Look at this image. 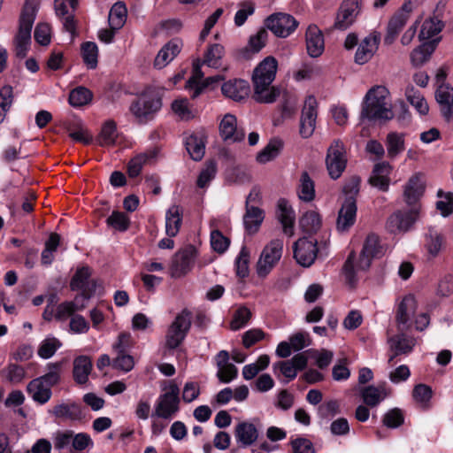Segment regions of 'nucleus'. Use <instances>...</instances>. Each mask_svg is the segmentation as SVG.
Masks as SVG:
<instances>
[{
	"label": "nucleus",
	"mask_w": 453,
	"mask_h": 453,
	"mask_svg": "<svg viewBox=\"0 0 453 453\" xmlns=\"http://www.w3.org/2000/svg\"><path fill=\"white\" fill-rule=\"evenodd\" d=\"M278 62L274 57L264 58L254 69L252 83L254 93L252 97L260 104H272L280 96V89L272 86L275 79Z\"/></svg>",
	"instance_id": "nucleus-1"
},
{
	"label": "nucleus",
	"mask_w": 453,
	"mask_h": 453,
	"mask_svg": "<svg viewBox=\"0 0 453 453\" xmlns=\"http://www.w3.org/2000/svg\"><path fill=\"white\" fill-rule=\"evenodd\" d=\"M383 255L382 247L380 245L379 236L375 234H369L365 240L363 249L360 252L357 265H354L356 254L351 251L343 265V273L346 283L350 288H355L357 282V271H366L370 268L373 258Z\"/></svg>",
	"instance_id": "nucleus-2"
},
{
	"label": "nucleus",
	"mask_w": 453,
	"mask_h": 453,
	"mask_svg": "<svg viewBox=\"0 0 453 453\" xmlns=\"http://www.w3.org/2000/svg\"><path fill=\"white\" fill-rule=\"evenodd\" d=\"M389 91L384 86H375L368 90L360 112L361 120L385 122L394 118Z\"/></svg>",
	"instance_id": "nucleus-3"
},
{
	"label": "nucleus",
	"mask_w": 453,
	"mask_h": 453,
	"mask_svg": "<svg viewBox=\"0 0 453 453\" xmlns=\"http://www.w3.org/2000/svg\"><path fill=\"white\" fill-rule=\"evenodd\" d=\"M39 6L38 0H26L20 17L19 31L15 37V54L22 59L27 56L30 42L31 31Z\"/></svg>",
	"instance_id": "nucleus-4"
},
{
	"label": "nucleus",
	"mask_w": 453,
	"mask_h": 453,
	"mask_svg": "<svg viewBox=\"0 0 453 453\" xmlns=\"http://www.w3.org/2000/svg\"><path fill=\"white\" fill-rule=\"evenodd\" d=\"M162 107V93L158 88H147L129 107L136 122L145 124L151 120Z\"/></svg>",
	"instance_id": "nucleus-5"
},
{
	"label": "nucleus",
	"mask_w": 453,
	"mask_h": 453,
	"mask_svg": "<svg viewBox=\"0 0 453 453\" xmlns=\"http://www.w3.org/2000/svg\"><path fill=\"white\" fill-rule=\"evenodd\" d=\"M192 312L183 309L177 314L174 320L169 326L165 335V347L169 349H175L185 340L191 327Z\"/></svg>",
	"instance_id": "nucleus-6"
},
{
	"label": "nucleus",
	"mask_w": 453,
	"mask_h": 453,
	"mask_svg": "<svg viewBox=\"0 0 453 453\" xmlns=\"http://www.w3.org/2000/svg\"><path fill=\"white\" fill-rule=\"evenodd\" d=\"M326 169L330 177L337 180L347 165L346 151L342 141L334 140L327 150L326 157Z\"/></svg>",
	"instance_id": "nucleus-7"
},
{
	"label": "nucleus",
	"mask_w": 453,
	"mask_h": 453,
	"mask_svg": "<svg viewBox=\"0 0 453 453\" xmlns=\"http://www.w3.org/2000/svg\"><path fill=\"white\" fill-rule=\"evenodd\" d=\"M283 242L280 239L272 240L263 250L257 264V272L265 277L281 257Z\"/></svg>",
	"instance_id": "nucleus-8"
},
{
	"label": "nucleus",
	"mask_w": 453,
	"mask_h": 453,
	"mask_svg": "<svg viewBox=\"0 0 453 453\" xmlns=\"http://www.w3.org/2000/svg\"><path fill=\"white\" fill-rule=\"evenodd\" d=\"M196 255V250L193 245H188L177 251L169 268L172 278H180L186 275L192 268Z\"/></svg>",
	"instance_id": "nucleus-9"
},
{
	"label": "nucleus",
	"mask_w": 453,
	"mask_h": 453,
	"mask_svg": "<svg viewBox=\"0 0 453 453\" xmlns=\"http://www.w3.org/2000/svg\"><path fill=\"white\" fill-rule=\"evenodd\" d=\"M265 28L271 30L277 37L285 38L296 30L298 22L290 14L278 12L270 15L265 20Z\"/></svg>",
	"instance_id": "nucleus-10"
},
{
	"label": "nucleus",
	"mask_w": 453,
	"mask_h": 453,
	"mask_svg": "<svg viewBox=\"0 0 453 453\" xmlns=\"http://www.w3.org/2000/svg\"><path fill=\"white\" fill-rule=\"evenodd\" d=\"M411 1L405 2L402 7L389 19L387 32L384 36V43L391 45L397 38L399 33L405 26L411 12Z\"/></svg>",
	"instance_id": "nucleus-11"
},
{
	"label": "nucleus",
	"mask_w": 453,
	"mask_h": 453,
	"mask_svg": "<svg viewBox=\"0 0 453 453\" xmlns=\"http://www.w3.org/2000/svg\"><path fill=\"white\" fill-rule=\"evenodd\" d=\"M418 218V206L412 207L407 211H397L387 220L386 227L393 234L408 231Z\"/></svg>",
	"instance_id": "nucleus-12"
},
{
	"label": "nucleus",
	"mask_w": 453,
	"mask_h": 453,
	"mask_svg": "<svg viewBox=\"0 0 453 453\" xmlns=\"http://www.w3.org/2000/svg\"><path fill=\"white\" fill-rule=\"evenodd\" d=\"M179 387L172 383L169 386V391L160 396L154 414L165 419L175 414L179 411Z\"/></svg>",
	"instance_id": "nucleus-13"
},
{
	"label": "nucleus",
	"mask_w": 453,
	"mask_h": 453,
	"mask_svg": "<svg viewBox=\"0 0 453 453\" xmlns=\"http://www.w3.org/2000/svg\"><path fill=\"white\" fill-rule=\"evenodd\" d=\"M361 0H343L337 12L331 30H346L355 21L360 12Z\"/></svg>",
	"instance_id": "nucleus-14"
},
{
	"label": "nucleus",
	"mask_w": 453,
	"mask_h": 453,
	"mask_svg": "<svg viewBox=\"0 0 453 453\" xmlns=\"http://www.w3.org/2000/svg\"><path fill=\"white\" fill-rule=\"evenodd\" d=\"M318 103L313 96H309L304 102L300 118L299 134L306 139L311 137L316 127Z\"/></svg>",
	"instance_id": "nucleus-15"
},
{
	"label": "nucleus",
	"mask_w": 453,
	"mask_h": 453,
	"mask_svg": "<svg viewBox=\"0 0 453 453\" xmlns=\"http://www.w3.org/2000/svg\"><path fill=\"white\" fill-rule=\"evenodd\" d=\"M318 254L317 240H310L307 237L300 238L294 243V257L296 262L303 266H311Z\"/></svg>",
	"instance_id": "nucleus-16"
},
{
	"label": "nucleus",
	"mask_w": 453,
	"mask_h": 453,
	"mask_svg": "<svg viewBox=\"0 0 453 453\" xmlns=\"http://www.w3.org/2000/svg\"><path fill=\"white\" fill-rule=\"evenodd\" d=\"M381 35L378 31L372 32L359 43L355 54V62L358 65H365L372 59L379 48Z\"/></svg>",
	"instance_id": "nucleus-17"
},
{
	"label": "nucleus",
	"mask_w": 453,
	"mask_h": 453,
	"mask_svg": "<svg viewBox=\"0 0 453 453\" xmlns=\"http://www.w3.org/2000/svg\"><path fill=\"white\" fill-rule=\"evenodd\" d=\"M391 173V165L387 162L378 163L373 166L368 183L380 191L388 190L390 184L389 174Z\"/></svg>",
	"instance_id": "nucleus-18"
},
{
	"label": "nucleus",
	"mask_w": 453,
	"mask_h": 453,
	"mask_svg": "<svg viewBox=\"0 0 453 453\" xmlns=\"http://www.w3.org/2000/svg\"><path fill=\"white\" fill-rule=\"evenodd\" d=\"M357 200L352 198L345 199L337 218V229L341 232L349 230L356 221Z\"/></svg>",
	"instance_id": "nucleus-19"
},
{
	"label": "nucleus",
	"mask_w": 453,
	"mask_h": 453,
	"mask_svg": "<svg viewBox=\"0 0 453 453\" xmlns=\"http://www.w3.org/2000/svg\"><path fill=\"white\" fill-rule=\"evenodd\" d=\"M435 99L445 120L451 121L453 119V88L445 84L440 85L435 91Z\"/></svg>",
	"instance_id": "nucleus-20"
},
{
	"label": "nucleus",
	"mask_w": 453,
	"mask_h": 453,
	"mask_svg": "<svg viewBox=\"0 0 453 453\" xmlns=\"http://www.w3.org/2000/svg\"><path fill=\"white\" fill-rule=\"evenodd\" d=\"M219 134L224 141L242 142L245 134L242 130H237V119L234 115L226 114L219 124Z\"/></svg>",
	"instance_id": "nucleus-21"
},
{
	"label": "nucleus",
	"mask_w": 453,
	"mask_h": 453,
	"mask_svg": "<svg viewBox=\"0 0 453 453\" xmlns=\"http://www.w3.org/2000/svg\"><path fill=\"white\" fill-rule=\"evenodd\" d=\"M221 90L224 96L234 101H242L250 95V87L247 81L235 79L225 82Z\"/></svg>",
	"instance_id": "nucleus-22"
},
{
	"label": "nucleus",
	"mask_w": 453,
	"mask_h": 453,
	"mask_svg": "<svg viewBox=\"0 0 453 453\" xmlns=\"http://www.w3.org/2000/svg\"><path fill=\"white\" fill-rule=\"evenodd\" d=\"M306 48L311 58L320 56L324 51V37L316 25H310L306 30Z\"/></svg>",
	"instance_id": "nucleus-23"
},
{
	"label": "nucleus",
	"mask_w": 453,
	"mask_h": 453,
	"mask_svg": "<svg viewBox=\"0 0 453 453\" xmlns=\"http://www.w3.org/2000/svg\"><path fill=\"white\" fill-rule=\"evenodd\" d=\"M52 414L62 420L81 421L85 418V413L79 403H60L52 409Z\"/></svg>",
	"instance_id": "nucleus-24"
},
{
	"label": "nucleus",
	"mask_w": 453,
	"mask_h": 453,
	"mask_svg": "<svg viewBox=\"0 0 453 453\" xmlns=\"http://www.w3.org/2000/svg\"><path fill=\"white\" fill-rule=\"evenodd\" d=\"M278 210L279 213L277 218L282 225L284 234H288V236H292L294 234V226L296 219L293 208L289 205L288 200L285 198H280L278 201Z\"/></svg>",
	"instance_id": "nucleus-25"
},
{
	"label": "nucleus",
	"mask_w": 453,
	"mask_h": 453,
	"mask_svg": "<svg viewBox=\"0 0 453 453\" xmlns=\"http://www.w3.org/2000/svg\"><path fill=\"white\" fill-rule=\"evenodd\" d=\"M424 190L425 187L420 183L419 176L418 174L411 176L404 188L403 196L405 203L411 208L418 206L419 211L418 200L423 195Z\"/></svg>",
	"instance_id": "nucleus-26"
},
{
	"label": "nucleus",
	"mask_w": 453,
	"mask_h": 453,
	"mask_svg": "<svg viewBox=\"0 0 453 453\" xmlns=\"http://www.w3.org/2000/svg\"><path fill=\"white\" fill-rule=\"evenodd\" d=\"M234 437L241 444V447L246 448L252 445L257 440L258 431L252 423L243 421L235 426Z\"/></svg>",
	"instance_id": "nucleus-27"
},
{
	"label": "nucleus",
	"mask_w": 453,
	"mask_h": 453,
	"mask_svg": "<svg viewBox=\"0 0 453 453\" xmlns=\"http://www.w3.org/2000/svg\"><path fill=\"white\" fill-rule=\"evenodd\" d=\"M180 46L179 40L173 39L168 42L157 53L154 66L157 69L165 67L180 52Z\"/></svg>",
	"instance_id": "nucleus-28"
},
{
	"label": "nucleus",
	"mask_w": 453,
	"mask_h": 453,
	"mask_svg": "<svg viewBox=\"0 0 453 453\" xmlns=\"http://www.w3.org/2000/svg\"><path fill=\"white\" fill-rule=\"evenodd\" d=\"M92 361L88 356H79L73 360V379L78 384H85L92 371Z\"/></svg>",
	"instance_id": "nucleus-29"
},
{
	"label": "nucleus",
	"mask_w": 453,
	"mask_h": 453,
	"mask_svg": "<svg viewBox=\"0 0 453 453\" xmlns=\"http://www.w3.org/2000/svg\"><path fill=\"white\" fill-rule=\"evenodd\" d=\"M245 210L243 216L245 229L249 234H255L264 220V211L257 206H248L245 207Z\"/></svg>",
	"instance_id": "nucleus-30"
},
{
	"label": "nucleus",
	"mask_w": 453,
	"mask_h": 453,
	"mask_svg": "<svg viewBox=\"0 0 453 453\" xmlns=\"http://www.w3.org/2000/svg\"><path fill=\"white\" fill-rule=\"evenodd\" d=\"M425 246L428 253L436 257L443 247L445 238L441 231L435 226H430L425 235Z\"/></svg>",
	"instance_id": "nucleus-31"
},
{
	"label": "nucleus",
	"mask_w": 453,
	"mask_h": 453,
	"mask_svg": "<svg viewBox=\"0 0 453 453\" xmlns=\"http://www.w3.org/2000/svg\"><path fill=\"white\" fill-rule=\"evenodd\" d=\"M182 224V211L178 205L171 206L165 217V232L170 237L178 234Z\"/></svg>",
	"instance_id": "nucleus-32"
},
{
	"label": "nucleus",
	"mask_w": 453,
	"mask_h": 453,
	"mask_svg": "<svg viewBox=\"0 0 453 453\" xmlns=\"http://www.w3.org/2000/svg\"><path fill=\"white\" fill-rule=\"evenodd\" d=\"M27 390L33 400L41 404L47 403L51 396V389L37 378L27 384Z\"/></svg>",
	"instance_id": "nucleus-33"
},
{
	"label": "nucleus",
	"mask_w": 453,
	"mask_h": 453,
	"mask_svg": "<svg viewBox=\"0 0 453 453\" xmlns=\"http://www.w3.org/2000/svg\"><path fill=\"white\" fill-rule=\"evenodd\" d=\"M417 310V302L413 296L409 295L403 297L402 302L399 303L396 321L399 325L406 326L411 316Z\"/></svg>",
	"instance_id": "nucleus-34"
},
{
	"label": "nucleus",
	"mask_w": 453,
	"mask_h": 453,
	"mask_svg": "<svg viewBox=\"0 0 453 453\" xmlns=\"http://www.w3.org/2000/svg\"><path fill=\"white\" fill-rule=\"evenodd\" d=\"M361 396L365 403L370 407H375L387 396L385 384L378 387L368 386L361 391Z\"/></svg>",
	"instance_id": "nucleus-35"
},
{
	"label": "nucleus",
	"mask_w": 453,
	"mask_h": 453,
	"mask_svg": "<svg viewBox=\"0 0 453 453\" xmlns=\"http://www.w3.org/2000/svg\"><path fill=\"white\" fill-rule=\"evenodd\" d=\"M157 150H151L143 153H141L134 157H133L127 165V173L129 177L134 178L137 177L142 168V165L149 163L150 160L154 159L157 157Z\"/></svg>",
	"instance_id": "nucleus-36"
},
{
	"label": "nucleus",
	"mask_w": 453,
	"mask_h": 453,
	"mask_svg": "<svg viewBox=\"0 0 453 453\" xmlns=\"http://www.w3.org/2000/svg\"><path fill=\"white\" fill-rule=\"evenodd\" d=\"M157 150H151L143 153H141L134 157H133L127 165V173L129 177L134 178L137 177L142 168V165L149 163L150 160L154 159L157 157Z\"/></svg>",
	"instance_id": "nucleus-37"
},
{
	"label": "nucleus",
	"mask_w": 453,
	"mask_h": 453,
	"mask_svg": "<svg viewBox=\"0 0 453 453\" xmlns=\"http://www.w3.org/2000/svg\"><path fill=\"white\" fill-rule=\"evenodd\" d=\"M283 142L279 138H273L267 145L257 155V161L260 164H265L274 159L281 151Z\"/></svg>",
	"instance_id": "nucleus-38"
},
{
	"label": "nucleus",
	"mask_w": 453,
	"mask_h": 453,
	"mask_svg": "<svg viewBox=\"0 0 453 453\" xmlns=\"http://www.w3.org/2000/svg\"><path fill=\"white\" fill-rule=\"evenodd\" d=\"M186 150L190 157L195 161H200L205 153V143L202 136L191 134L185 142Z\"/></svg>",
	"instance_id": "nucleus-39"
},
{
	"label": "nucleus",
	"mask_w": 453,
	"mask_h": 453,
	"mask_svg": "<svg viewBox=\"0 0 453 453\" xmlns=\"http://www.w3.org/2000/svg\"><path fill=\"white\" fill-rule=\"evenodd\" d=\"M268 32L266 28H260L255 35L250 36L247 47L243 50L246 58H250L251 54L258 53L266 44Z\"/></svg>",
	"instance_id": "nucleus-40"
},
{
	"label": "nucleus",
	"mask_w": 453,
	"mask_h": 453,
	"mask_svg": "<svg viewBox=\"0 0 453 453\" xmlns=\"http://www.w3.org/2000/svg\"><path fill=\"white\" fill-rule=\"evenodd\" d=\"M127 10L123 2H117L110 10L108 21L113 29H120L127 20Z\"/></svg>",
	"instance_id": "nucleus-41"
},
{
	"label": "nucleus",
	"mask_w": 453,
	"mask_h": 453,
	"mask_svg": "<svg viewBox=\"0 0 453 453\" xmlns=\"http://www.w3.org/2000/svg\"><path fill=\"white\" fill-rule=\"evenodd\" d=\"M299 226L306 234H315L321 226L319 214L314 211L305 212L299 219Z\"/></svg>",
	"instance_id": "nucleus-42"
},
{
	"label": "nucleus",
	"mask_w": 453,
	"mask_h": 453,
	"mask_svg": "<svg viewBox=\"0 0 453 453\" xmlns=\"http://www.w3.org/2000/svg\"><path fill=\"white\" fill-rule=\"evenodd\" d=\"M225 49L219 43H214L209 46L204 53L203 64L212 68H219L221 65V59L224 56Z\"/></svg>",
	"instance_id": "nucleus-43"
},
{
	"label": "nucleus",
	"mask_w": 453,
	"mask_h": 453,
	"mask_svg": "<svg viewBox=\"0 0 453 453\" xmlns=\"http://www.w3.org/2000/svg\"><path fill=\"white\" fill-rule=\"evenodd\" d=\"M298 197L304 202H311L315 198V184L307 172L301 174Z\"/></svg>",
	"instance_id": "nucleus-44"
},
{
	"label": "nucleus",
	"mask_w": 453,
	"mask_h": 453,
	"mask_svg": "<svg viewBox=\"0 0 453 453\" xmlns=\"http://www.w3.org/2000/svg\"><path fill=\"white\" fill-rule=\"evenodd\" d=\"M390 342L391 349L395 350V354L389 357V363L392 362L396 356L411 352L415 345L412 338H408L403 334L392 338Z\"/></svg>",
	"instance_id": "nucleus-45"
},
{
	"label": "nucleus",
	"mask_w": 453,
	"mask_h": 453,
	"mask_svg": "<svg viewBox=\"0 0 453 453\" xmlns=\"http://www.w3.org/2000/svg\"><path fill=\"white\" fill-rule=\"evenodd\" d=\"M117 138V126L115 121L107 120L102 127L97 142L101 146L113 145Z\"/></svg>",
	"instance_id": "nucleus-46"
},
{
	"label": "nucleus",
	"mask_w": 453,
	"mask_h": 453,
	"mask_svg": "<svg viewBox=\"0 0 453 453\" xmlns=\"http://www.w3.org/2000/svg\"><path fill=\"white\" fill-rule=\"evenodd\" d=\"M434 50L433 43H425L415 48L411 53V64L418 67L424 65Z\"/></svg>",
	"instance_id": "nucleus-47"
},
{
	"label": "nucleus",
	"mask_w": 453,
	"mask_h": 453,
	"mask_svg": "<svg viewBox=\"0 0 453 453\" xmlns=\"http://www.w3.org/2000/svg\"><path fill=\"white\" fill-rule=\"evenodd\" d=\"M47 369L48 372L38 379L50 388L60 381L62 362L50 363Z\"/></svg>",
	"instance_id": "nucleus-48"
},
{
	"label": "nucleus",
	"mask_w": 453,
	"mask_h": 453,
	"mask_svg": "<svg viewBox=\"0 0 453 453\" xmlns=\"http://www.w3.org/2000/svg\"><path fill=\"white\" fill-rule=\"evenodd\" d=\"M406 97L420 114L426 115L428 112L429 107L426 99L414 87L407 88Z\"/></svg>",
	"instance_id": "nucleus-49"
},
{
	"label": "nucleus",
	"mask_w": 453,
	"mask_h": 453,
	"mask_svg": "<svg viewBox=\"0 0 453 453\" xmlns=\"http://www.w3.org/2000/svg\"><path fill=\"white\" fill-rule=\"evenodd\" d=\"M443 27V22L437 17L431 18L424 21L418 36L420 39H430L440 33Z\"/></svg>",
	"instance_id": "nucleus-50"
},
{
	"label": "nucleus",
	"mask_w": 453,
	"mask_h": 453,
	"mask_svg": "<svg viewBox=\"0 0 453 453\" xmlns=\"http://www.w3.org/2000/svg\"><path fill=\"white\" fill-rule=\"evenodd\" d=\"M13 88L5 85L0 88V124L4 120L13 103Z\"/></svg>",
	"instance_id": "nucleus-51"
},
{
	"label": "nucleus",
	"mask_w": 453,
	"mask_h": 453,
	"mask_svg": "<svg viewBox=\"0 0 453 453\" xmlns=\"http://www.w3.org/2000/svg\"><path fill=\"white\" fill-rule=\"evenodd\" d=\"M388 156L390 158L395 157L404 150L403 135L397 133H389L387 136Z\"/></svg>",
	"instance_id": "nucleus-52"
},
{
	"label": "nucleus",
	"mask_w": 453,
	"mask_h": 453,
	"mask_svg": "<svg viewBox=\"0 0 453 453\" xmlns=\"http://www.w3.org/2000/svg\"><path fill=\"white\" fill-rule=\"evenodd\" d=\"M81 55L88 68L95 69L97 66L98 49L95 42H86L82 43Z\"/></svg>",
	"instance_id": "nucleus-53"
},
{
	"label": "nucleus",
	"mask_w": 453,
	"mask_h": 453,
	"mask_svg": "<svg viewBox=\"0 0 453 453\" xmlns=\"http://www.w3.org/2000/svg\"><path fill=\"white\" fill-rule=\"evenodd\" d=\"M92 93L84 87H78L73 89L69 95V103L73 106H82L92 100Z\"/></svg>",
	"instance_id": "nucleus-54"
},
{
	"label": "nucleus",
	"mask_w": 453,
	"mask_h": 453,
	"mask_svg": "<svg viewBox=\"0 0 453 453\" xmlns=\"http://www.w3.org/2000/svg\"><path fill=\"white\" fill-rule=\"evenodd\" d=\"M106 223L115 230L124 232L129 228L130 219L124 212L114 211L107 218Z\"/></svg>",
	"instance_id": "nucleus-55"
},
{
	"label": "nucleus",
	"mask_w": 453,
	"mask_h": 453,
	"mask_svg": "<svg viewBox=\"0 0 453 453\" xmlns=\"http://www.w3.org/2000/svg\"><path fill=\"white\" fill-rule=\"evenodd\" d=\"M217 173V164L214 160H209L205 163V167L201 171L196 184L199 188H205L208 183L214 179Z\"/></svg>",
	"instance_id": "nucleus-56"
},
{
	"label": "nucleus",
	"mask_w": 453,
	"mask_h": 453,
	"mask_svg": "<svg viewBox=\"0 0 453 453\" xmlns=\"http://www.w3.org/2000/svg\"><path fill=\"white\" fill-rule=\"evenodd\" d=\"M2 374L9 382L18 384L20 383L26 377V371L20 365L16 364H10L2 371Z\"/></svg>",
	"instance_id": "nucleus-57"
},
{
	"label": "nucleus",
	"mask_w": 453,
	"mask_h": 453,
	"mask_svg": "<svg viewBox=\"0 0 453 453\" xmlns=\"http://www.w3.org/2000/svg\"><path fill=\"white\" fill-rule=\"evenodd\" d=\"M433 395V390L430 386L426 384H418L412 390V396L416 402L423 407H428V403Z\"/></svg>",
	"instance_id": "nucleus-58"
},
{
	"label": "nucleus",
	"mask_w": 453,
	"mask_h": 453,
	"mask_svg": "<svg viewBox=\"0 0 453 453\" xmlns=\"http://www.w3.org/2000/svg\"><path fill=\"white\" fill-rule=\"evenodd\" d=\"M89 447H93V441L88 434L79 433L75 435L73 434L70 453H81Z\"/></svg>",
	"instance_id": "nucleus-59"
},
{
	"label": "nucleus",
	"mask_w": 453,
	"mask_h": 453,
	"mask_svg": "<svg viewBox=\"0 0 453 453\" xmlns=\"http://www.w3.org/2000/svg\"><path fill=\"white\" fill-rule=\"evenodd\" d=\"M90 274V270L88 266L78 269L71 280V289L75 291L84 288L89 280Z\"/></svg>",
	"instance_id": "nucleus-60"
},
{
	"label": "nucleus",
	"mask_w": 453,
	"mask_h": 453,
	"mask_svg": "<svg viewBox=\"0 0 453 453\" xmlns=\"http://www.w3.org/2000/svg\"><path fill=\"white\" fill-rule=\"evenodd\" d=\"M60 346L61 342L57 338H47L40 345L38 355L44 359L50 358Z\"/></svg>",
	"instance_id": "nucleus-61"
},
{
	"label": "nucleus",
	"mask_w": 453,
	"mask_h": 453,
	"mask_svg": "<svg viewBox=\"0 0 453 453\" xmlns=\"http://www.w3.org/2000/svg\"><path fill=\"white\" fill-rule=\"evenodd\" d=\"M250 251L243 246L236 259V274L240 278H245L249 275Z\"/></svg>",
	"instance_id": "nucleus-62"
},
{
	"label": "nucleus",
	"mask_w": 453,
	"mask_h": 453,
	"mask_svg": "<svg viewBox=\"0 0 453 453\" xmlns=\"http://www.w3.org/2000/svg\"><path fill=\"white\" fill-rule=\"evenodd\" d=\"M361 179L357 175H353L347 179L342 187V192L346 198H352L356 200V197L359 194Z\"/></svg>",
	"instance_id": "nucleus-63"
},
{
	"label": "nucleus",
	"mask_w": 453,
	"mask_h": 453,
	"mask_svg": "<svg viewBox=\"0 0 453 453\" xmlns=\"http://www.w3.org/2000/svg\"><path fill=\"white\" fill-rule=\"evenodd\" d=\"M172 109L183 120H188L194 117L187 98L174 100L172 104Z\"/></svg>",
	"instance_id": "nucleus-64"
}]
</instances>
